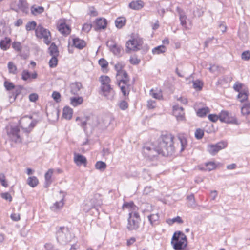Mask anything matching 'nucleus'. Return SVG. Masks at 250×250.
<instances>
[{"label": "nucleus", "mask_w": 250, "mask_h": 250, "mask_svg": "<svg viewBox=\"0 0 250 250\" xmlns=\"http://www.w3.org/2000/svg\"><path fill=\"white\" fill-rule=\"evenodd\" d=\"M174 136L171 134L162 135L158 140L157 145L147 144L143 147V154L145 157L152 159L159 154L164 156L174 153L175 147L173 145Z\"/></svg>", "instance_id": "f257e3e1"}, {"label": "nucleus", "mask_w": 250, "mask_h": 250, "mask_svg": "<svg viewBox=\"0 0 250 250\" xmlns=\"http://www.w3.org/2000/svg\"><path fill=\"white\" fill-rule=\"evenodd\" d=\"M56 235L58 242L62 245L67 244L74 238L69 229L64 226L57 228Z\"/></svg>", "instance_id": "f03ea898"}, {"label": "nucleus", "mask_w": 250, "mask_h": 250, "mask_svg": "<svg viewBox=\"0 0 250 250\" xmlns=\"http://www.w3.org/2000/svg\"><path fill=\"white\" fill-rule=\"evenodd\" d=\"M171 243L176 250L184 249L187 245V237L181 231L176 232L173 235Z\"/></svg>", "instance_id": "7ed1b4c3"}, {"label": "nucleus", "mask_w": 250, "mask_h": 250, "mask_svg": "<svg viewBox=\"0 0 250 250\" xmlns=\"http://www.w3.org/2000/svg\"><path fill=\"white\" fill-rule=\"evenodd\" d=\"M118 78L117 84L120 87L124 96L128 95L130 91L129 78L127 73L124 71Z\"/></svg>", "instance_id": "20e7f679"}, {"label": "nucleus", "mask_w": 250, "mask_h": 250, "mask_svg": "<svg viewBox=\"0 0 250 250\" xmlns=\"http://www.w3.org/2000/svg\"><path fill=\"white\" fill-rule=\"evenodd\" d=\"M7 134L9 138L13 142L21 143L22 138L20 135V130L18 126L8 125L6 127Z\"/></svg>", "instance_id": "39448f33"}, {"label": "nucleus", "mask_w": 250, "mask_h": 250, "mask_svg": "<svg viewBox=\"0 0 250 250\" xmlns=\"http://www.w3.org/2000/svg\"><path fill=\"white\" fill-rule=\"evenodd\" d=\"M127 228L129 230H136L139 228L140 218L138 212L129 213Z\"/></svg>", "instance_id": "423d86ee"}, {"label": "nucleus", "mask_w": 250, "mask_h": 250, "mask_svg": "<svg viewBox=\"0 0 250 250\" xmlns=\"http://www.w3.org/2000/svg\"><path fill=\"white\" fill-rule=\"evenodd\" d=\"M36 36L40 39L43 38L44 42L49 45L51 42V35L49 31L41 25H39L35 29Z\"/></svg>", "instance_id": "0eeeda50"}, {"label": "nucleus", "mask_w": 250, "mask_h": 250, "mask_svg": "<svg viewBox=\"0 0 250 250\" xmlns=\"http://www.w3.org/2000/svg\"><path fill=\"white\" fill-rule=\"evenodd\" d=\"M85 120L83 121L80 117H77L76 121H81V126L83 127L84 131L86 130V125H88L92 128L97 126L99 124L98 118L96 116L91 115L85 117Z\"/></svg>", "instance_id": "6e6552de"}, {"label": "nucleus", "mask_w": 250, "mask_h": 250, "mask_svg": "<svg viewBox=\"0 0 250 250\" xmlns=\"http://www.w3.org/2000/svg\"><path fill=\"white\" fill-rule=\"evenodd\" d=\"M19 123L21 127L26 132H30L36 124V121H32V118L28 116L21 118Z\"/></svg>", "instance_id": "1a4fd4ad"}, {"label": "nucleus", "mask_w": 250, "mask_h": 250, "mask_svg": "<svg viewBox=\"0 0 250 250\" xmlns=\"http://www.w3.org/2000/svg\"><path fill=\"white\" fill-rule=\"evenodd\" d=\"M143 43V40L141 39L129 40L126 43V52L129 53L130 51H136L140 50Z\"/></svg>", "instance_id": "9d476101"}, {"label": "nucleus", "mask_w": 250, "mask_h": 250, "mask_svg": "<svg viewBox=\"0 0 250 250\" xmlns=\"http://www.w3.org/2000/svg\"><path fill=\"white\" fill-rule=\"evenodd\" d=\"M228 145L226 141H221L215 144H209L208 146V151L211 155H216L220 150L225 148Z\"/></svg>", "instance_id": "9b49d317"}, {"label": "nucleus", "mask_w": 250, "mask_h": 250, "mask_svg": "<svg viewBox=\"0 0 250 250\" xmlns=\"http://www.w3.org/2000/svg\"><path fill=\"white\" fill-rule=\"evenodd\" d=\"M219 120L221 122L227 124L238 125V122L235 116L230 114L227 111H222L219 114Z\"/></svg>", "instance_id": "f8f14e48"}, {"label": "nucleus", "mask_w": 250, "mask_h": 250, "mask_svg": "<svg viewBox=\"0 0 250 250\" xmlns=\"http://www.w3.org/2000/svg\"><path fill=\"white\" fill-rule=\"evenodd\" d=\"M107 46L110 50L116 56L120 57L123 53V49L120 45L113 42L112 41H108L106 42Z\"/></svg>", "instance_id": "ddd939ff"}, {"label": "nucleus", "mask_w": 250, "mask_h": 250, "mask_svg": "<svg viewBox=\"0 0 250 250\" xmlns=\"http://www.w3.org/2000/svg\"><path fill=\"white\" fill-rule=\"evenodd\" d=\"M101 91L103 95L107 99L111 100L113 98L114 91L111 87L110 84L101 86Z\"/></svg>", "instance_id": "4468645a"}, {"label": "nucleus", "mask_w": 250, "mask_h": 250, "mask_svg": "<svg viewBox=\"0 0 250 250\" xmlns=\"http://www.w3.org/2000/svg\"><path fill=\"white\" fill-rule=\"evenodd\" d=\"M173 114L178 121H183L185 120V113L182 107L178 105L173 106Z\"/></svg>", "instance_id": "2eb2a0df"}, {"label": "nucleus", "mask_w": 250, "mask_h": 250, "mask_svg": "<svg viewBox=\"0 0 250 250\" xmlns=\"http://www.w3.org/2000/svg\"><path fill=\"white\" fill-rule=\"evenodd\" d=\"M177 138L180 143V146H178L177 148H179V152L182 153L188 146L187 138L184 134H178Z\"/></svg>", "instance_id": "dca6fc26"}, {"label": "nucleus", "mask_w": 250, "mask_h": 250, "mask_svg": "<svg viewBox=\"0 0 250 250\" xmlns=\"http://www.w3.org/2000/svg\"><path fill=\"white\" fill-rule=\"evenodd\" d=\"M96 199L93 198L89 202L86 203L83 207V210L85 212H87L91 208H95L97 207L100 206L101 204V202L100 201H98L96 202Z\"/></svg>", "instance_id": "f3484780"}, {"label": "nucleus", "mask_w": 250, "mask_h": 250, "mask_svg": "<svg viewBox=\"0 0 250 250\" xmlns=\"http://www.w3.org/2000/svg\"><path fill=\"white\" fill-rule=\"evenodd\" d=\"M74 161L77 166L83 165L86 167L87 164V160L86 158L80 154H74Z\"/></svg>", "instance_id": "a211bd4d"}, {"label": "nucleus", "mask_w": 250, "mask_h": 250, "mask_svg": "<svg viewBox=\"0 0 250 250\" xmlns=\"http://www.w3.org/2000/svg\"><path fill=\"white\" fill-rule=\"evenodd\" d=\"M176 11L178 12L179 16V20L181 25L187 29V16L185 14V12L181 9L179 7L176 8Z\"/></svg>", "instance_id": "6ab92c4d"}, {"label": "nucleus", "mask_w": 250, "mask_h": 250, "mask_svg": "<svg viewBox=\"0 0 250 250\" xmlns=\"http://www.w3.org/2000/svg\"><path fill=\"white\" fill-rule=\"evenodd\" d=\"M95 30L98 31L102 29H104L106 27L107 21L104 18L97 19L95 21Z\"/></svg>", "instance_id": "aec40b11"}, {"label": "nucleus", "mask_w": 250, "mask_h": 250, "mask_svg": "<svg viewBox=\"0 0 250 250\" xmlns=\"http://www.w3.org/2000/svg\"><path fill=\"white\" fill-rule=\"evenodd\" d=\"M70 92L72 94L78 95L79 92L82 88V84L79 82H75L70 84Z\"/></svg>", "instance_id": "412c9836"}, {"label": "nucleus", "mask_w": 250, "mask_h": 250, "mask_svg": "<svg viewBox=\"0 0 250 250\" xmlns=\"http://www.w3.org/2000/svg\"><path fill=\"white\" fill-rule=\"evenodd\" d=\"M58 29L59 31L63 35H68L70 33L69 26L65 23L60 24L58 26Z\"/></svg>", "instance_id": "4be33fe9"}, {"label": "nucleus", "mask_w": 250, "mask_h": 250, "mask_svg": "<svg viewBox=\"0 0 250 250\" xmlns=\"http://www.w3.org/2000/svg\"><path fill=\"white\" fill-rule=\"evenodd\" d=\"M73 45L80 49H83L86 45L85 42L78 38H76L73 39Z\"/></svg>", "instance_id": "5701e85b"}, {"label": "nucleus", "mask_w": 250, "mask_h": 250, "mask_svg": "<svg viewBox=\"0 0 250 250\" xmlns=\"http://www.w3.org/2000/svg\"><path fill=\"white\" fill-rule=\"evenodd\" d=\"M130 8L134 10H139L144 6V2L142 0L133 1L129 4Z\"/></svg>", "instance_id": "b1692460"}, {"label": "nucleus", "mask_w": 250, "mask_h": 250, "mask_svg": "<svg viewBox=\"0 0 250 250\" xmlns=\"http://www.w3.org/2000/svg\"><path fill=\"white\" fill-rule=\"evenodd\" d=\"M18 7L23 12L28 13V6L26 0H19Z\"/></svg>", "instance_id": "393cba45"}, {"label": "nucleus", "mask_w": 250, "mask_h": 250, "mask_svg": "<svg viewBox=\"0 0 250 250\" xmlns=\"http://www.w3.org/2000/svg\"><path fill=\"white\" fill-rule=\"evenodd\" d=\"M73 114V110L69 107H64L62 113V117L65 119L70 120L71 119Z\"/></svg>", "instance_id": "a878e982"}, {"label": "nucleus", "mask_w": 250, "mask_h": 250, "mask_svg": "<svg viewBox=\"0 0 250 250\" xmlns=\"http://www.w3.org/2000/svg\"><path fill=\"white\" fill-rule=\"evenodd\" d=\"M49 53L51 56H58L59 52L57 45L54 42L51 43L48 48Z\"/></svg>", "instance_id": "bb28decb"}, {"label": "nucleus", "mask_w": 250, "mask_h": 250, "mask_svg": "<svg viewBox=\"0 0 250 250\" xmlns=\"http://www.w3.org/2000/svg\"><path fill=\"white\" fill-rule=\"evenodd\" d=\"M53 173L52 169H49L45 174V188H47L52 183L51 177Z\"/></svg>", "instance_id": "cd10ccee"}, {"label": "nucleus", "mask_w": 250, "mask_h": 250, "mask_svg": "<svg viewBox=\"0 0 250 250\" xmlns=\"http://www.w3.org/2000/svg\"><path fill=\"white\" fill-rule=\"evenodd\" d=\"M148 220L150 224L152 226H154L158 224L159 216L158 214H153L148 216Z\"/></svg>", "instance_id": "c85d7f7f"}, {"label": "nucleus", "mask_w": 250, "mask_h": 250, "mask_svg": "<svg viewBox=\"0 0 250 250\" xmlns=\"http://www.w3.org/2000/svg\"><path fill=\"white\" fill-rule=\"evenodd\" d=\"M70 101L72 106H77L83 103V98L82 97H74L71 98Z\"/></svg>", "instance_id": "c756f323"}, {"label": "nucleus", "mask_w": 250, "mask_h": 250, "mask_svg": "<svg viewBox=\"0 0 250 250\" xmlns=\"http://www.w3.org/2000/svg\"><path fill=\"white\" fill-rule=\"evenodd\" d=\"M248 96V91L247 89H243L239 93L237 98L241 102H243L246 100Z\"/></svg>", "instance_id": "7c9ffc66"}, {"label": "nucleus", "mask_w": 250, "mask_h": 250, "mask_svg": "<svg viewBox=\"0 0 250 250\" xmlns=\"http://www.w3.org/2000/svg\"><path fill=\"white\" fill-rule=\"evenodd\" d=\"M126 22V20L124 17H118L115 20V23L117 28L120 29L122 28Z\"/></svg>", "instance_id": "2f4dec72"}, {"label": "nucleus", "mask_w": 250, "mask_h": 250, "mask_svg": "<svg viewBox=\"0 0 250 250\" xmlns=\"http://www.w3.org/2000/svg\"><path fill=\"white\" fill-rule=\"evenodd\" d=\"M10 42L11 40L7 38L1 40L0 42V48L4 50H7L9 47Z\"/></svg>", "instance_id": "473e14b6"}, {"label": "nucleus", "mask_w": 250, "mask_h": 250, "mask_svg": "<svg viewBox=\"0 0 250 250\" xmlns=\"http://www.w3.org/2000/svg\"><path fill=\"white\" fill-rule=\"evenodd\" d=\"M124 64H123V63L122 62H118L114 65V68L117 71L116 77L117 80H118V77H119L121 75V73L124 71L123 70H122V69L124 68Z\"/></svg>", "instance_id": "72a5a7b5"}, {"label": "nucleus", "mask_w": 250, "mask_h": 250, "mask_svg": "<svg viewBox=\"0 0 250 250\" xmlns=\"http://www.w3.org/2000/svg\"><path fill=\"white\" fill-rule=\"evenodd\" d=\"M31 11L32 14L37 15L42 13L44 11V8L42 6H37L34 5L31 8Z\"/></svg>", "instance_id": "f704fd0d"}, {"label": "nucleus", "mask_w": 250, "mask_h": 250, "mask_svg": "<svg viewBox=\"0 0 250 250\" xmlns=\"http://www.w3.org/2000/svg\"><path fill=\"white\" fill-rule=\"evenodd\" d=\"M28 184L31 187H36L39 183L38 179L35 176L29 177L27 180Z\"/></svg>", "instance_id": "c9c22d12"}, {"label": "nucleus", "mask_w": 250, "mask_h": 250, "mask_svg": "<svg viewBox=\"0 0 250 250\" xmlns=\"http://www.w3.org/2000/svg\"><path fill=\"white\" fill-rule=\"evenodd\" d=\"M241 113L243 115H249L250 114V104L246 103L241 108Z\"/></svg>", "instance_id": "e433bc0d"}, {"label": "nucleus", "mask_w": 250, "mask_h": 250, "mask_svg": "<svg viewBox=\"0 0 250 250\" xmlns=\"http://www.w3.org/2000/svg\"><path fill=\"white\" fill-rule=\"evenodd\" d=\"M95 168L101 171H104L106 168V164L103 161H98L95 164Z\"/></svg>", "instance_id": "4c0bfd02"}, {"label": "nucleus", "mask_w": 250, "mask_h": 250, "mask_svg": "<svg viewBox=\"0 0 250 250\" xmlns=\"http://www.w3.org/2000/svg\"><path fill=\"white\" fill-rule=\"evenodd\" d=\"M64 205L63 199L59 202H55L53 206L51 207V209L53 211H56L61 208Z\"/></svg>", "instance_id": "58836bf2"}, {"label": "nucleus", "mask_w": 250, "mask_h": 250, "mask_svg": "<svg viewBox=\"0 0 250 250\" xmlns=\"http://www.w3.org/2000/svg\"><path fill=\"white\" fill-rule=\"evenodd\" d=\"M166 51V47L164 45H161L155 47L152 49V53L154 54H159L164 53Z\"/></svg>", "instance_id": "ea45409f"}, {"label": "nucleus", "mask_w": 250, "mask_h": 250, "mask_svg": "<svg viewBox=\"0 0 250 250\" xmlns=\"http://www.w3.org/2000/svg\"><path fill=\"white\" fill-rule=\"evenodd\" d=\"M8 68L10 73H12L13 74H16L17 73V68L16 66L12 62H8Z\"/></svg>", "instance_id": "a19ab883"}, {"label": "nucleus", "mask_w": 250, "mask_h": 250, "mask_svg": "<svg viewBox=\"0 0 250 250\" xmlns=\"http://www.w3.org/2000/svg\"><path fill=\"white\" fill-rule=\"evenodd\" d=\"M101 85L109 84L111 81L110 78L107 76L103 75L99 78Z\"/></svg>", "instance_id": "79ce46f5"}, {"label": "nucleus", "mask_w": 250, "mask_h": 250, "mask_svg": "<svg viewBox=\"0 0 250 250\" xmlns=\"http://www.w3.org/2000/svg\"><path fill=\"white\" fill-rule=\"evenodd\" d=\"M167 222L169 225H172L174 223L177 222L178 223L181 224L183 223V221L180 216H177L172 219H168L167 220Z\"/></svg>", "instance_id": "37998d69"}, {"label": "nucleus", "mask_w": 250, "mask_h": 250, "mask_svg": "<svg viewBox=\"0 0 250 250\" xmlns=\"http://www.w3.org/2000/svg\"><path fill=\"white\" fill-rule=\"evenodd\" d=\"M209 112L208 108V107L206 108H202L199 109L197 112V115L199 117H204L206 115V114Z\"/></svg>", "instance_id": "c03bdc74"}, {"label": "nucleus", "mask_w": 250, "mask_h": 250, "mask_svg": "<svg viewBox=\"0 0 250 250\" xmlns=\"http://www.w3.org/2000/svg\"><path fill=\"white\" fill-rule=\"evenodd\" d=\"M57 57L58 56H52V58L50 59L49 62V65L51 68L55 67L57 65V64H58Z\"/></svg>", "instance_id": "a18cd8bd"}, {"label": "nucleus", "mask_w": 250, "mask_h": 250, "mask_svg": "<svg viewBox=\"0 0 250 250\" xmlns=\"http://www.w3.org/2000/svg\"><path fill=\"white\" fill-rule=\"evenodd\" d=\"M23 89V86L21 85H19L16 87L14 93H13V101H15L17 97L21 94V91Z\"/></svg>", "instance_id": "49530a36"}, {"label": "nucleus", "mask_w": 250, "mask_h": 250, "mask_svg": "<svg viewBox=\"0 0 250 250\" xmlns=\"http://www.w3.org/2000/svg\"><path fill=\"white\" fill-rule=\"evenodd\" d=\"M37 24L34 21L28 22L26 25V29L27 31H29L35 29Z\"/></svg>", "instance_id": "de8ad7c7"}, {"label": "nucleus", "mask_w": 250, "mask_h": 250, "mask_svg": "<svg viewBox=\"0 0 250 250\" xmlns=\"http://www.w3.org/2000/svg\"><path fill=\"white\" fill-rule=\"evenodd\" d=\"M244 85L239 82L236 83L233 85L234 89L239 93H240V92H241L243 89H246V88H244Z\"/></svg>", "instance_id": "09e8293b"}, {"label": "nucleus", "mask_w": 250, "mask_h": 250, "mask_svg": "<svg viewBox=\"0 0 250 250\" xmlns=\"http://www.w3.org/2000/svg\"><path fill=\"white\" fill-rule=\"evenodd\" d=\"M204 134L203 130L201 128H198L195 132V137L196 139L199 140L203 138Z\"/></svg>", "instance_id": "8fccbe9b"}, {"label": "nucleus", "mask_w": 250, "mask_h": 250, "mask_svg": "<svg viewBox=\"0 0 250 250\" xmlns=\"http://www.w3.org/2000/svg\"><path fill=\"white\" fill-rule=\"evenodd\" d=\"M31 74L28 70H24L21 74V79L24 81H27L30 78Z\"/></svg>", "instance_id": "3c124183"}, {"label": "nucleus", "mask_w": 250, "mask_h": 250, "mask_svg": "<svg viewBox=\"0 0 250 250\" xmlns=\"http://www.w3.org/2000/svg\"><path fill=\"white\" fill-rule=\"evenodd\" d=\"M52 97L56 102L59 103L61 101V94L60 93L54 91L52 93Z\"/></svg>", "instance_id": "603ef678"}, {"label": "nucleus", "mask_w": 250, "mask_h": 250, "mask_svg": "<svg viewBox=\"0 0 250 250\" xmlns=\"http://www.w3.org/2000/svg\"><path fill=\"white\" fill-rule=\"evenodd\" d=\"M99 64L102 68H106L108 66V62L103 58L100 59L99 60Z\"/></svg>", "instance_id": "864d4df0"}, {"label": "nucleus", "mask_w": 250, "mask_h": 250, "mask_svg": "<svg viewBox=\"0 0 250 250\" xmlns=\"http://www.w3.org/2000/svg\"><path fill=\"white\" fill-rule=\"evenodd\" d=\"M4 85L7 90H11L15 88V85L13 83L7 81L4 82Z\"/></svg>", "instance_id": "5fc2aeb1"}, {"label": "nucleus", "mask_w": 250, "mask_h": 250, "mask_svg": "<svg viewBox=\"0 0 250 250\" xmlns=\"http://www.w3.org/2000/svg\"><path fill=\"white\" fill-rule=\"evenodd\" d=\"M202 83L199 80H196L193 82V87L195 89L200 90L202 88Z\"/></svg>", "instance_id": "6e6d98bb"}, {"label": "nucleus", "mask_w": 250, "mask_h": 250, "mask_svg": "<svg viewBox=\"0 0 250 250\" xmlns=\"http://www.w3.org/2000/svg\"><path fill=\"white\" fill-rule=\"evenodd\" d=\"M206 170L211 171L215 168V164L213 162H208L206 163Z\"/></svg>", "instance_id": "4d7b16f0"}, {"label": "nucleus", "mask_w": 250, "mask_h": 250, "mask_svg": "<svg viewBox=\"0 0 250 250\" xmlns=\"http://www.w3.org/2000/svg\"><path fill=\"white\" fill-rule=\"evenodd\" d=\"M1 197L6 200H8L9 201H12V196H11V195L8 193V192H5V193H2L1 194Z\"/></svg>", "instance_id": "13d9d810"}, {"label": "nucleus", "mask_w": 250, "mask_h": 250, "mask_svg": "<svg viewBox=\"0 0 250 250\" xmlns=\"http://www.w3.org/2000/svg\"><path fill=\"white\" fill-rule=\"evenodd\" d=\"M242 59L244 60H248L250 59V52L249 51H245L243 52L241 55Z\"/></svg>", "instance_id": "bf43d9fd"}, {"label": "nucleus", "mask_w": 250, "mask_h": 250, "mask_svg": "<svg viewBox=\"0 0 250 250\" xmlns=\"http://www.w3.org/2000/svg\"><path fill=\"white\" fill-rule=\"evenodd\" d=\"M208 118L210 121L212 122H216L218 119H219V115L209 114L208 116Z\"/></svg>", "instance_id": "052dcab7"}, {"label": "nucleus", "mask_w": 250, "mask_h": 250, "mask_svg": "<svg viewBox=\"0 0 250 250\" xmlns=\"http://www.w3.org/2000/svg\"><path fill=\"white\" fill-rule=\"evenodd\" d=\"M0 182L1 184V185L4 187H7L8 186V184L5 181V177L4 174H0Z\"/></svg>", "instance_id": "680f3d73"}, {"label": "nucleus", "mask_w": 250, "mask_h": 250, "mask_svg": "<svg viewBox=\"0 0 250 250\" xmlns=\"http://www.w3.org/2000/svg\"><path fill=\"white\" fill-rule=\"evenodd\" d=\"M44 247L46 250H58V249L51 243H46L44 245Z\"/></svg>", "instance_id": "e2e57ef3"}, {"label": "nucleus", "mask_w": 250, "mask_h": 250, "mask_svg": "<svg viewBox=\"0 0 250 250\" xmlns=\"http://www.w3.org/2000/svg\"><path fill=\"white\" fill-rule=\"evenodd\" d=\"M29 100L31 102H35L38 99V95L36 93H32L29 96Z\"/></svg>", "instance_id": "0e129e2a"}, {"label": "nucleus", "mask_w": 250, "mask_h": 250, "mask_svg": "<svg viewBox=\"0 0 250 250\" xmlns=\"http://www.w3.org/2000/svg\"><path fill=\"white\" fill-rule=\"evenodd\" d=\"M119 106L122 110H125L128 108V104L126 101H122L120 103Z\"/></svg>", "instance_id": "69168bd1"}, {"label": "nucleus", "mask_w": 250, "mask_h": 250, "mask_svg": "<svg viewBox=\"0 0 250 250\" xmlns=\"http://www.w3.org/2000/svg\"><path fill=\"white\" fill-rule=\"evenodd\" d=\"M147 106L149 109H153L156 106L155 101L153 100L148 101Z\"/></svg>", "instance_id": "338daca9"}, {"label": "nucleus", "mask_w": 250, "mask_h": 250, "mask_svg": "<svg viewBox=\"0 0 250 250\" xmlns=\"http://www.w3.org/2000/svg\"><path fill=\"white\" fill-rule=\"evenodd\" d=\"M92 28V25L91 24L85 23L83 27V30L85 32H89Z\"/></svg>", "instance_id": "774afa93"}]
</instances>
